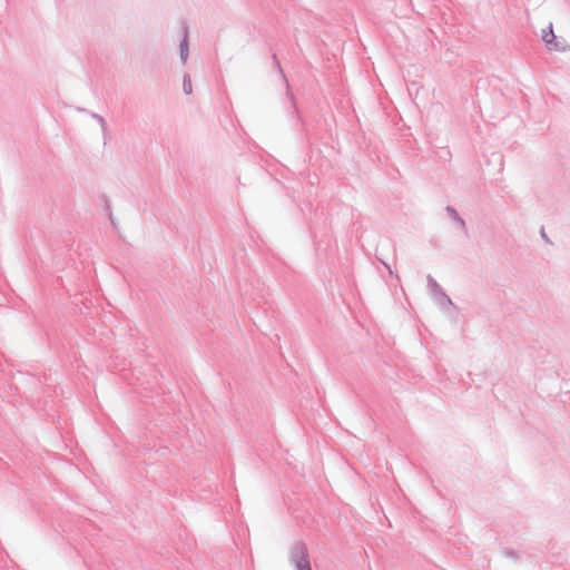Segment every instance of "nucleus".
<instances>
[{"label":"nucleus","instance_id":"f257e3e1","mask_svg":"<svg viewBox=\"0 0 570 570\" xmlns=\"http://www.w3.org/2000/svg\"><path fill=\"white\" fill-rule=\"evenodd\" d=\"M289 556L296 570H312L308 549L303 541H297L292 546Z\"/></svg>","mask_w":570,"mask_h":570},{"label":"nucleus","instance_id":"7ed1b4c3","mask_svg":"<svg viewBox=\"0 0 570 570\" xmlns=\"http://www.w3.org/2000/svg\"><path fill=\"white\" fill-rule=\"evenodd\" d=\"M445 212L448 216L455 223L456 228H459L465 236H468V228L465 220L460 216L458 210L452 206H446Z\"/></svg>","mask_w":570,"mask_h":570},{"label":"nucleus","instance_id":"423d86ee","mask_svg":"<svg viewBox=\"0 0 570 570\" xmlns=\"http://www.w3.org/2000/svg\"><path fill=\"white\" fill-rule=\"evenodd\" d=\"M550 50H556L559 52H564L570 49V46L563 38L556 37V40L551 42V46H548Z\"/></svg>","mask_w":570,"mask_h":570},{"label":"nucleus","instance_id":"0eeeda50","mask_svg":"<svg viewBox=\"0 0 570 570\" xmlns=\"http://www.w3.org/2000/svg\"><path fill=\"white\" fill-rule=\"evenodd\" d=\"M556 35L552 29V23L548 26L547 29L542 30V40L547 46H551V42L556 40Z\"/></svg>","mask_w":570,"mask_h":570},{"label":"nucleus","instance_id":"1a4fd4ad","mask_svg":"<svg viewBox=\"0 0 570 570\" xmlns=\"http://www.w3.org/2000/svg\"><path fill=\"white\" fill-rule=\"evenodd\" d=\"M90 116L100 125L102 132L106 134L107 122H106L105 118L101 115L96 114V112H90Z\"/></svg>","mask_w":570,"mask_h":570},{"label":"nucleus","instance_id":"f03ea898","mask_svg":"<svg viewBox=\"0 0 570 570\" xmlns=\"http://www.w3.org/2000/svg\"><path fill=\"white\" fill-rule=\"evenodd\" d=\"M428 287L430 292L435 296L438 304L444 308L451 306L453 303L450 296L443 291L440 284L431 276L428 275Z\"/></svg>","mask_w":570,"mask_h":570},{"label":"nucleus","instance_id":"20e7f679","mask_svg":"<svg viewBox=\"0 0 570 570\" xmlns=\"http://www.w3.org/2000/svg\"><path fill=\"white\" fill-rule=\"evenodd\" d=\"M183 38L179 41V58L181 62L185 65L188 60L189 51H188V28L186 24H183Z\"/></svg>","mask_w":570,"mask_h":570},{"label":"nucleus","instance_id":"9d476101","mask_svg":"<svg viewBox=\"0 0 570 570\" xmlns=\"http://www.w3.org/2000/svg\"><path fill=\"white\" fill-rule=\"evenodd\" d=\"M503 553L507 556V557H510V558H517V552L512 549H504L503 550Z\"/></svg>","mask_w":570,"mask_h":570},{"label":"nucleus","instance_id":"9b49d317","mask_svg":"<svg viewBox=\"0 0 570 570\" xmlns=\"http://www.w3.org/2000/svg\"><path fill=\"white\" fill-rule=\"evenodd\" d=\"M540 234H541V237L542 239L548 243V244H551L549 237L547 236L546 232H544V228L542 227L541 230H540Z\"/></svg>","mask_w":570,"mask_h":570},{"label":"nucleus","instance_id":"6e6552de","mask_svg":"<svg viewBox=\"0 0 570 570\" xmlns=\"http://www.w3.org/2000/svg\"><path fill=\"white\" fill-rule=\"evenodd\" d=\"M183 91L185 95H190L193 92L191 80H190V76L188 73L184 75Z\"/></svg>","mask_w":570,"mask_h":570},{"label":"nucleus","instance_id":"39448f33","mask_svg":"<svg viewBox=\"0 0 570 570\" xmlns=\"http://www.w3.org/2000/svg\"><path fill=\"white\" fill-rule=\"evenodd\" d=\"M272 59H273L275 68L277 69V71L279 72L281 77L285 81L286 87L289 88V85H288V81H287L286 76L284 73V70H283V68L281 66V62H279V60H278V58H277V56L275 53L272 56ZM287 96H288V98L291 100V104H292V107H293L294 111L297 112L294 95H293V92L289 91V89H287Z\"/></svg>","mask_w":570,"mask_h":570}]
</instances>
